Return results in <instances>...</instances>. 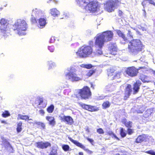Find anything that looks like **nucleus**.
<instances>
[{"instance_id":"1","label":"nucleus","mask_w":155,"mask_h":155,"mask_svg":"<svg viewBox=\"0 0 155 155\" xmlns=\"http://www.w3.org/2000/svg\"><path fill=\"white\" fill-rule=\"evenodd\" d=\"M113 33L111 31L103 32L101 33L97 34L94 37V45L97 48L96 54H101L102 53L101 50L105 42L110 41L113 38Z\"/></svg>"},{"instance_id":"2","label":"nucleus","mask_w":155,"mask_h":155,"mask_svg":"<svg viewBox=\"0 0 155 155\" xmlns=\"http://www.w3.org/2000/svg\"><path fill=\"white\" fill-rule=\"evenodd\" d=\"M76 0L79 6L90 12H94L99 8L98 2L94 1V0Z\"/></svg>"},{"instance_id":"3","label":"nucleus","mask_w":155,"mask_h":155,"mask_svg":"<svg viewBox=\"0 0 155 155\" xmlns=\"http://www.w3.org/2000/svg\"><path fill=\"white\" fill-rule=\"evenodd\" d=\"M13 30H16L17 33L19 35H25V31L27 28V24L26 22L23 19H18L14 25H13Z\"/></svg>"},{"instance_id":"4","label":"nucleus","mask_w":155,"mask_h":155,"mask_svg":"<svg viewBox=\"0 0 155 155\" xmlns=\"http://www.w3.org/2000/svg\"><path fill=\"white\" fill-rule=\"evenodd\" d=\"M142 45L139 39H134L131 41L128 44V51L131 54H136L142 49Z\"/></svg>"},{"instance_id":"5","label":"nucleus","mask_w":155,"mask_h":155,"mask_svg":"<svg viewBox=\"0 0 155 155\" xmlns=\"http://www.w3.org/2000/svg\"><path fill=\"white\" fill-rule=\"evenodd\" d=\"M9 21L5 18H2L0 21V33L4 37L6 38L9 35Z\"/></svg>"},{"instance_id":"6","label":"nucleus","mask_w":155,"mask_h":155,"mask_svg":"<svg viewBox=\"0 0 155 155\" xmlns=\"http://www.w3.org/2000/svg\"><path fill=\"white\" fill-rule=\"evenodd\" d=\"M93 51L92 48L89 46H83L81 47L76 52V55L80 57L84 58L87 57L91 54Z\"/></svg>"},{"instance_id":"7","label":"nucleus","mask_w":155,"mask_h":155,"mask_svg":"<svg viewBox=\"0 0 155 155\" xmlns=\"http://www.w3.org/2000/svg\"><path fill=\"white\" fill-rule=\"evenodd\" d=\"M117 2L115 0H110L107 1L104 5V8L105 10L109 12L114 11L117 5Z\"/></svg>"},{"instance_id":"8","label":"nucleus","mask_w":155,"mask_h":155,"mask_svg":"<svg viewBox=\"0 0 155 155\" xmlns=\"http://www.w3.org/2000/svg\"><path fill=\"white\" fill-rule=\"evenodd\" d=\"M66 79L69 80L72 82L78 81L81 80L76 73L74 72L70 71L65 75Z\"/></svg>"},{"instance_id":"9","label":"nucleus","mask_w":155,"mask_h":155,"mask_svg":"<svg viewBox=\"0 0 155 155\" xmlns=\"http://www.w3.org/2000/svg\"><path fill=\"white\" fill-rule=\"evenodd\" d=\"M79 93L81 97L84 99H88L91 95L90 88L86 86L80 90Z\"/></svg>"},{"instance_id":"10","label":"nucleus","mask_w":155,"mask_h":155,"mask_svg":"<svg viewBox=\"0 0 155 155\" xmlns=\"http://www.w3.org/2000/svg\"><path fill=\"white\" fill-rule=\"evenodd\" d=\"M43 15L41 10L38 8H35L32 10L31 20L33 22H37V19Z\"/></svg>"},{"instance_id":"11","label":"nucleus","mask_w":155,"mask_h":155,"mask_svg":"<svg viewBox=\"0 0 155 155\" xmlns=\"http://www.w3.org/2000/svg\"><path fill=\"white\" fill-rule=\"evenodd\" d=\"M125 72L128 76L134 77L137 75L138 73V70L134 67H129L125 69Z\"/></svg>"},{"instance_id":"12","label":"nucleus","mask_w":155,"mask_h":155,"mask_svg":"<svg viewBox=\"0 0 155 155\" xmlns=\"http://www.w3.org/2000/svg\"><path fill=\"white\" fill-rule=\"evenodd\" d=\"M36 146L38 148L42 149L47 148L51 146V144L49 142H43L42 141L37 142L36 144Z\"/></svg>"},{"instance_id":"13","label":"nucleus","mask_w":155,"mask_h":155,"mask_svg":"<svg viewBox=\"0 0 155 155\" xmlns=\"http://www.w3.org/2000/svg\"><path fill=\"white\" fill-rule=\"evenodd\" d=\"M141 84L140 81L137 80L136 83L134 84L133 87V94H135L138 93L140 89V86Z\"/></svg>"},{"instance_id":"14","label":"nucleus","mask_w":155,"mask_h":155,"mask_svg":"<svg viewBox=\"0 0 155 155\" xmlns=\"http://www.w3.org/2000/svg\"><path fill=\"white\" fill-rule=\"evenodd\" d=\"M82 107L83 108L91 112L97 111L98 110L97 108L95 106H91L85 104H82Z\"/></svg>"},{"instance_id":"15","label":"nucleus","mask_w":155,"mask_h":155,"mask_svg":"<svg viewBox=\"0 0 155 155\" xmlns=\"http://www.w3.org/2000/svg\"><path fill=\"white\" fill-rule=\"evenodd\" d=\"M108 76L111 79H115L120 78V73H113L112 72H109Z\"/></svg>"},{"instance_id":"16","label":"nucleus","mask_w":155,"mask_h":155,"mask_svg":"<svg viewBox=\"0 0 155 155\" xmlns=\"http://www.w3.org/2000/svg\"><path fill=\"white\" fill-rule=\"evenodd\" d=\"M60 119L63 121H66L68 124H71L73 123V120L70 116H60Z\"/></svg>"},{"instance_id":"17","label":"nucleus","mask_w":155,"mask_h":155,"mask_svg":"<svg viewBox=\"0 0 155 155\" xmlns=\"http://www.w3.org/2000/svg\"><path fill=\"white\" fill-rule=\"evenodd\" d=\"M132 91L131 85L130 84H128L126 88L124 99H126L130 96Z\"/></svg>"},{"instance_id":"18","label":"nucleus","mask_w":155,"mask_h":155,"mask_svg":"<svg viewBox=\"0 0 155 155\" xmlns=\"http://www.w3.org/2000/svg\"><path fill=\"white\" fill-rule=\"evenodd\" d=\"M38 27L40 28H42L44 27L46 24V19L44 18H40L38 19Z\"/></svg>"},{"instance_id":"19","label":"nucleus","mask_w":155,"mask_h":155,"mask_svg":"<svg viewBox=\"0 0 155 155\" xmlns=\"http://www.w3.org/2000/svg\"><path fill=\"white\" fill-rule=\"evenodd\" d=\"M50 13L54 17H57L60 14V12L56 8H52L50 10Z\"/></svg>"},{"instance_id":"20","label":"nucleus","mask_w":155,"mask_h":155,"mask_svg":"<svg viewBox=\"0 0 155 155\" xmlns=\"http://www.w3.org/2000/svg\"><path fill=\"white\" fill-rule=\"evenodd\" d=\"M1 139L2 142V145L7 148L10 146L9 142L7 140V139L4 137L2 136Z\"/></svg>"},{"instance_id":"21","label":"nucleus","mask_w":155,"mask_h":155,"mask_svg":"<svg viewBox=\"0 0 155 155\" xmlns=\"http://www.w3.org/2000/svg\"><path fill=\"white\" fill-rule=\"evenodd\" d=\"M70 140L71 142H72L78 147H79L82 149H84L85 148V147L81 143H79L78 141L75 140H74L71 138H70Z\"/></svg>"},{"instance_id":"22","label":"nucleus","mask_w":155,"mask_h":155,"mask_svg":"<svg viewBox=\"0 0 155 155\" xmlns=\"http://www.w3.org/2000/svg\"><path fill=\"white\" fill-rule=\"evenodd\" d=\"M47 120L49 121V124L50 125L54 126L55 124L54 118L52 117L48 116L46 117Z\"/></svg>"},{"instance_id":"23","label":"nucleus","mask_w":155,"mask_h":155,"mask_svg":"<svg viewBox=\"0 0 155 155\" xmlns=\"http://www.w3.org/2000/svg\"><path fill=\"white\" fill-rule=\"evenodd\" d=\"M17 119L18 120L21 119L26 120L27 119L29 120H32L31 119H29V117L27 115H23L21 114H18V116Z\"/></svg>"},{"instance_id":"24","label":"nucleus","mask_w":155,"mask_h":155,"mask_svg":"<svg viewBox=\"0 0 155 155\" xmlns=\"http://www.w3.org/2000/svg\"><path fill=\"white\" fill-rule=\"evenodd\" d=\"M115 31L117 35L119 37H121L124 41L127 40L125 35L120 30H117Z\"/></svg>"},{"instance_id":"25","label":"nucleus","mask_w":155,"mask_h":155,"mask_svg":"<svg viewBox=\"0 0 155 155\" xmlns=\"http://www.w3.org/2000/svg\"><path fill=\"white\" fill-rule=\"evenodd\" d=\"M110 54L112 55H115L117 50V48L114 45H112L110 48Z\"/></svg>"},{"instance_id":"26","label":"nucleus","mask_w":155,"mask_h":155,"mask_svg":"<svg viewBox=\"0 0 155 155\" xmlns=\"http://www.w3.org/2000/svg\"><path fill=\"white\" fill-rule=\"evenodd\" d=\"M49 155H57V150L55 147H52Z\"/></svg>"},{"instance_id":"27","label":"nucleus","mask_w":155,"mask_h":155,"mask_svg":"<svg viewBox=\"0 0 155 155\" xmlns=\"http://www.w3.org/2000/svg\"><path fill=\"white\" fill-rule=\"evenodd\" d=\"M145 140V138L143 135H140L137 138L136 141L137 143H140Z\"/></svg>"},{"instance_id":"28","label":"nucleus","mask_w":155,"mask_h":155,"mask_svg":"<svg viewBox=\"0 0 155 155\" xmlns=\"http://www.w3.org/2000/svg\"><path fill=\"white\" fill-rule=\"evenodd\" d=\"M48 63L49 65V69L53 68L56 66V64L55 63L51 61H48Z\"/></svg>"},{"instance_id":"29","label":"nucleus","mask_w":155,"mask_h":155,"mask_svg":"<svg viewBox=\"0 0 155 155\" xmlns=\"http://www.w3.org/2000/svg\"><path fill=\"white\" fill-rule=\"evenodd\" d=\"M147 3H149L150 4H153L154 5L155 2L152 0H144V1L142 2V5L144 6Z\"/></svg>"},{"instance_id":"30","label":"nucleus","mask_w":155,"mask_h":155,"mask_svg":"<svg viewBox=\"0 0 155 155\" xmlns=\"http://www.w3.org/2000/svg\"><path fill=\"white\" fill-rule=\"evenodd\" d=\"M110 106V104L108 101H106L104 102L102 104V106L103 108L106 109L109 107Z\"/></svg>"},{"instance_id":"31","label":"nucleus","mask_w":155,"mask_h":155,"mask_svg":"<svg viewBox=\"0 0 155 155\" xmlns=\"http://www.w3.org/2000/svg\"><path fill=\"white\" fill-rule=\"evenodd\" d=\"M22 125V123L21 122H19L18 124L17 130L18 132H20L22 130L21 128Z\"/></svg>"},{"instance_id":"32","label":"nucleus","mask_w":155,"mask_h":155,"mask_svg":"<svg viewBox=\"0 0 155 155\" xmlns=\"http://www.w3.org/2000/svg\"><path fill=\"white\" fill-rule=\"evenodd\" d=\"M114 87L113 85H109L106 87V89L109 91H112L114 90Z\"/></svg>"},{"instance_id":"33","label":"nucleus","mask_w":155,"mask_h":155,"mask_svg":"<svg viewBox=\"0 0 155 155\" xmlns=\"http://www.w3.org/2000/svg\"><path fill=\"white\" fill-rule=\"evenodd\" d=\"M125 120H124L123 122L125 126L127 127H131L132 125V122L130 121H125Z\"/></svg>"},{"instance_id":"34","label":"nucleus","mask_w":155,"mask_h":155,"mask_svg":"<svg viewBox=\"0 0 155 155\" xmlns=\"http://www.w3.org/2000/svg\"><path fill=\"white\" fill-rule=\"evenodd\" d=\"M81 67L82 68H92V65L90 64H83L80 65Z\"/></svg>"},{"instance_id":"35","label":"nucleus","mask_w":155,"mask_h":155,"mask_svg":"<svg viewBox=\"0 0 155 155\" xmlns=\"http://www.w3.org/2000/svg\"><path fill=\"white\" fill-rule=\"evenodd\" d=\"M54 108V105H51L47 109V110L49 113H51L53 111Z\"/></svg>"},{"instance_id":"36","label":"nucleus","mask_w":155,"mask_h":155,"mask_svg":"<svg viewBox=\"0 0 155 155\" xmlns=\"http://www.w3.org/2000/svg\"><path fill=\"white\" fill-rule=\"evenodd\" d=\"M10 115V113L8 111L5 110L2 114V116L4 117H6Z\"/></svg>"},{"instance_id":"37","label":"nucleus","mask_w":155,"mask_h":155,"mask_svg":"<svg viewBox=\"0 0 155 155\" xmlns=\"http://www.w3.org/2000/svg\"><path fill=\"white\" fill-rule=\"evenodd\" d=\"M120 134L122 137H124L126 136V134L124 132V130L122 128H120Z\"/></svg>"},{"instance_id":"38","label":"nucleus","mask_w":155,"mask_h":155,"mask_svg":"<svg viewBox=\"0 0 155 155\" xmlns=\"http://www.w3.org/2000/svg\"><path fill=\"white\" fill-rule=\"evenodd\" d=\"M62 148L64 150L67 151L69 150V146L67 145H62Z\"/></svg>"},{"instance_id":"39","label":"nucleus","mask_w":155,"mask_h":155,"mask_svg":"<svg viewBox=\"0 0 155 155\" xmlns=\"http://www.w3.org/2000/svg\"><path fill=\"white\" fill-rule=\"evenodd\" d=\"M94 70H90L87 73V76L90 77L94 73Z\"/></svg>"},{"instance_id":"40","label":"nucleus","mask_w":155,"mask_h":155,"mask_svg":"<svg viewBox=\"0 0 155 155\" xmlns=\"http://www.w3.org/2000/svg\"><path fill=\"white\" fill-rule=\"evenodd\" d=\"M146 152L147 153L152 155H155V151H154L153 150L147 151Z\"/></svg>"},{"instance_id":"41","label":"nucleus","mask_w":155,"mask_h":155,"mask_svg":"<svg viewBox=\"0 0 155 155\" xmlns=\"http://www.w3.org/2000/svg\"><path fill=\"white\" fill-rule=\"evenodd\" d=\"M36 124L40 125L43 129H44L45 128V125L43 123L40 122H38Z\"/></svg>"},{"instance_id":"42","label":"nucleus","mask_w":155,"mask_h":155,"mask_svg":"<svg viewBox=\"0 0 155 155\" xmlns=\"http://www.w3.org/2000/svg\"><path fill=\"white\" fill-rule=\"evenodd\" d=\"M97 131L99 134H103L104 133V131L102 128L97 129Z\"/></svg>"},{"instance_id":"43","label":"nucleus","mask_w":155,"mask_h":155,"mask_svg":"<svg viewBox=\"0 0 155 155\" xmlns=\"http://www.w3.org/2000/svg\"><path fill=\"white\" fill-rule=\"evenodd\" d=\"M108 134L110 136H112L116 138L117 139H118L117 137L116 136V135L114 134V133H113L112 131H109L108 132Z\"/></svg>"},{"instance_id":"44","label":"nucleus","mask_w":155,"mask_h":155,"mask_svg":"<svg viewBox=\"0 0 155 155\" xmlns=\"http://www.w3.org/2000/svg\"><path fill=\"white\" fill-rule=\"evenodd\" d=\"M48 49L51 52H53L54 50V48L53 46H49Z\"/></svg>"},{"instance_id":"45","label":"nucleus","mask_w":155,"mask_h":155,"mask_svg":"<svg viewBox=\"0 0 155 155\" xmlns=\"http://www.w3.org/2000/svg\"><path fill=\"white\" fill-rule=\"evenodd\" d=\"M39 114L42 116H43L45 114V112L44 110H39Z\"/></svg>"},{"instance_id":"46","label":"nucleus","mask_w":155,"mask_h":155,"mask_svg":"<svg viewBox=\"0 0 155 155\" xmlns=\"http://www.w3.org/2000/svg\"><path fill=\"white\" fill-rule=\"evenodd\" d=\"M127 36L130 37H132V35L131 32L130 31L128 30V33L127 34Z\"/></svg>"},{"instance_id":"47","label":"nucleus","mask_w":155,"mask_h":155,"mask_svg":"<svg viewBox=\"0 0 155 155\" xmlns=\"http://www.w3.org/2000/svg\"><path fill=\"white\" fill-rule=\"evenodd\" d=\"M128 133L129 134H131L133 132V130L130 129L128 128L127 131Z\"/></svg>"},{"instance_id":"48","label":"nucleus","mask_w":155,"mask_h":155,"mask_svg":"<svg viewBox=\"0 0 155 155\" xmlns=\"http://www.w3.org/2000/svg\"><path fill=\"white\" fill-rule=\"evenodd\" d=\"M89 45H90V47L91 46H92L94 45V42L93 41H90L89 42Z\"/></svg>"},{"instance_id":"49","label":"nucleus","mask_w":155,"mask_h":155,"mask_svg":"<svg viewBox=\"0 0 155 155\" xmlns=\"http://www.w3.org/2000/svg\"><path fill=\"white\" fill-rule=\"evenodd\" d=\"M87 140L89 141L91 143H92V142H93L94 141V140H93L92 139H90L88 138H87Z\"/></svg>"},{"instance_id":"50","label":"nucleus","mask_w":155,"mask_h":155,"mask_svg":"<svg viewBox=\"0 0 155 155\" xmlns=\"http://www.w3.org/2000/svg\"><path fill=\"white\" fill-rule=\"evenodd\" d=\"M14 150H13V148L12 147L10 146V153H13L14 152Z\"/></svg>"},{"instance_id":"51","label":"nucleus","mask_w":155,"mask_h":155,"mask_svg":"<svg viewBox=\"0 0 155 155\" xmlns=\"http://www.w3.org/2000/svg\"><path fill=\"white\" fill-rule=\"evenodd\" d=\"M141 29H142L143 31H146L147 29L143 27H141Z\"/></svg>"},{"instance_id":"52","label":"nucleus","mask_w":155,"mask_h":155,"mask_svg":"<svg viewBox=\"0 0 155 155\" xmlns=\"http://www.w3.org/2000/svg\"><path fill=\"white\" fill-rule=\"evenodd\" d=\"M43 102V100L42 99H41L39 101V105H41L42 104V103Z\"/></svg>"},{"instance_id":"53","label":"nucleus","mask_w":155,"mask_h":155,"mask_svg":"<svg viewBox=\"0 0 155 155\" xmlns=\"http://www.w3.org/2000/svg\"><path fill=\"white\" fill-rule=\"evenodd\" d=\"M52 1L53 2H54L55 3L57 2V1L56 0H49V1L48 2H49L50 1Z\"/></svg>"},{"instance_id":"54","label":"nucleus","mask_w":155,"mask_h":155,"mask_svg":"<svg viewBox=\"0 0 155 155\" xmlns=\"http://www.w3.org/2000/svg\"><path fill=\"white\" fill-rule=\"evenodd\" d=\"M86 131L88 132H90V130L89 129V128H88V127H87L86 128Z\"/></svg>"},{"instance_id":"55","label":"nucleus","mask_w":155,"mask_h":155,"mask_svg":"<svg viewBox=\"0 0 155 155\" xmlns=\"http://www.w3.org/2000/svg\"><path fill=\"white\" fill-rule=\"evenodd\" d=\"M142 76H140V79H141V80L143 81V82H145L146 81L144 79H143L142 78Z\"/></svg>"},{"instance_id":"56","label":"nucleus","mask_w":155,"mask_h":155,"mask_svg":"<svg viewBox=\"0 0 155 155\" xmlns=\"http://www.w3.org/2000/svg\"><path fill=\"white\" fill-rule=\"evenodd\" d=\"M143 11H144L143 12V15L145 17L146 16V12L144 10H143Z\"/></svg>"},{"instance_id":"57","label":"nucleus","mask_w":155,"mask_h":155,"mask_svg":"<svg viewBox=\"0 0 155 155\" xmlns=\"http://www.w3.org/2000/svg\"><path fill=\"white\" fill-rule=\"evenodd\" d=\"M1 122L2 123H4V124H7L6 122L5 121H4V120H2L1 121Z\"/></svg>"},{"instance_id":"58","label":"nucleus","mask_w":155,"mask_h":155,"mask_svg":"<svg viewBox=\"0 0 155 155\" xmlns=\"http://www.w3.org/2000/svg\"><path fill=\"white\" fill-rule=\"evenodd\" d=\"M79 155H83V153L82 152H80L79 153Z\"/></svg>"},{"instance_id":"59","label":"nucleus","mask_w":155,"mask_h":155,"mask_svg":"<svg viewBox=\"0 0 155 155\" xmlns=\"http://www.w3.org/2000/svg\"><path fill=\"white\" fill-rule=\"evenodd\" d=\"M119 14H121L122 13V12L121 11H119Z\"/></svg>"},{"instance_id":"60","label":"nucleus","mask_w":155,"mask_h":155,"mask_svg":"<svg viewBox=\"0 0 155 155\" xmlns=\"http://www.w3.org/2000/svg\"><path fill=\"white\" fill-rule=\"evenodd\" d=\"M46 107V105L45 104L42 107Z\"/></svg>"},{"instance_id":"61","label":"nucleus","mask_w":155,"mask_h":155,"mask_svg":"<svg viewBox=\"0 0 155 155\" xmlns=\"http://www.w3.org/2000/svg\"><path fill=\"white\" fill-rule=\"evenodd\" d=\"M138 113H142V111H141V112H138Z\"/></svg>"},{"instance_id":"62","label":"nucleus","mask_w":155,"mask_h":155,"mask_svg":"<svg viewBox=\"0 0 155 155\" xmlns=\"http://www.w3.org/2000/svg\"><path fill=\"white\" fill-rule=\"evenodd\" d=\"M120 155V154H119V153H117V154H116V155Z\"/></svg>"},{"instance_id":"63","label":"nucleus","mask_w":155,"mask_h":155,"mask_svg":"<svg viewBox=\"0 0 155 155\" xmlns=\"http://www.w3.org/2000/svg\"><path fill=\"white\" fill-rule=\"evenodd\" d=\"M52 38H51V41H52Z\"/></svg>"},{"instance_id":"64","label":"nucleus","mask_w":155,"mask_h":155,"mask_svg":"<svg viewBox=\"0 0 155 155\" xmlns=\"http://www.w3.org/2000/svg\"><path fill=\"white\" fill-rule=\"evenodd\" d=\"M154 6H155V3L154 4Z\"/></svg>"}]
</instances>
